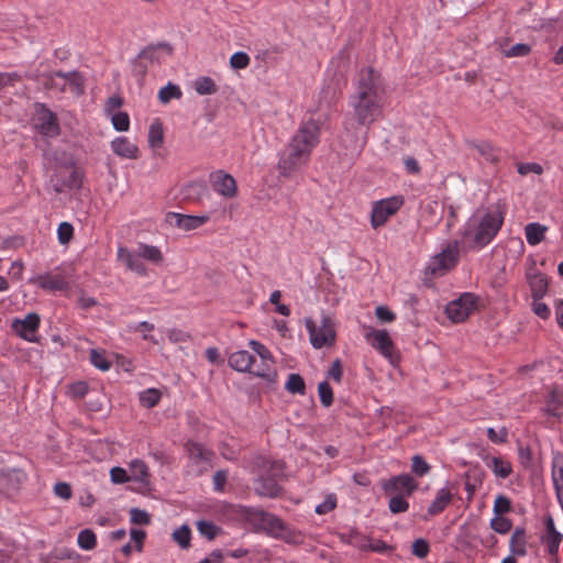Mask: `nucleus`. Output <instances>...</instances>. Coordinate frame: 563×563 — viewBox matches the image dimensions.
I'll use <instances>...</instances> for the list:
<instances>
[{"mask_svg": "<svg viewBox=\"0 0 563 563\" xmlns=\"http://www.w3.org/2000/svg\"><path fill=\"white\" fill-rule=\"evenodd\" d=\"M510 511H511L510 499L504 495H498L494 503V512L497 516H501V515L508 514Z\"/></svg>", "mask_w": 563, "mask_h": 563, "instance_id": "052dcab7", "label": "nucleus"}, {"mask_svg": "<svg viewBox=\"0 0 563 563\" xmlns=\"http://www.w3.org/2000/svg\"><path fill=\"white\" fill-rule=\"evenodd\" d=\"M25 479L21 470H0V495L10 497L15 494Z\"/></svg>", "mask_w": 563, "mask_h": 563, "instance_id": "dca6fc26", "label": "nucleus"}, {"mask_svg": "<svg viewBox=\"0 0 563 563\" xmlns=\"http://www.w3.org/2000/svg\"><path fill=\"white\" fill-rule=\"evenodd\" d=\"M110 476L111 481L115 484H123L131 481L128 472L119 466H115L110 471Z\"/></svg>", "mask_w": 563, "mask_h": 563, "instance_id": "774afa93", "label": "nucleus"}, {"mask_svg": "<svg viewBox=\"0 0 563 563\" xmlns=\"http://www.w3.org/2000/svg\"><path fill=\"white\" fill-rule=\"evenodd\" d=\"M390 496L388 508L391 514H401L409 509V503L406 500L407 496L401 494Z\"/></svg>", "mask_w": 563, "mask_h": 563, "instance_id": "09e8293b", "label": "nucleus"}, {"mask_svg": "<svg viewBox=\"0 0 563 563\" xmlns=\"http://www.w3.org/2000/svg\"><path fill=\"white\" fill-rule=\"evenodd\" d=\"M285 388L290 394H299L305 395L306 393V383L301 375L299 374H290L286 382Z\"/></svg>", "mask_w": 563, "mask_h": 563, "instance_id": "ea45409f", "label": "nucleus"}, {"mask_svg": "<svg viewBox=\"0 0 563 563\" xmlns=\"http://www.w3.org/2000/svg\"><path fill=\"white\" fill-rule=\"evenodd\" d=\"M283 474V471H275L266 474L257 475L255 481V493L262 497L276 498L282 492L277 477Z\"/></svg>", "mask_w": 563, "mask_h": 563, "instance_id": "4468645a", "label": "nucleus"}, {"mask_svg": "<svg viewBox=\"0 0 563 563\" xmlns=\"http://www.w3.org/2000/svg\"><path fill=\"white\" fill-rule=\"evenodd\" d=\"M510 552L517 556L527 554V537L523 528H516L509 542Z\"/></svg>", "mask_w": 563, "mask_h": 563, "instance_id": "7c9ffc66", "label": "nucleus"}, {"mask_svg": "<svg viewBox=\"0 0 563 563\" xmlns=\"http://www.w3.org/2000/svg\"><path fill=\"white\" fill-rule=\"evenodd\" d=\"M54 494L64 500H68L73 496L71 486L65 482L56 483L54 486Z\"/></svg>", "mask_w": 563, "mask_h": 563, "instance_id": "69168bd1", "label": "nucleus"}, {"mask_svg": "<svg viewBox=\"0 0 563 563\" xmlns=\"http://www.w3.org/2000/svg\"><path fill=\"white\" fill-rule=\"evenodd\" d=\"M90 362L101 371H108L111 367V362L107 358L106 351L103 350L92 349L90 351Z\"/></svg>", "mask_w": 563, "mask_h": 563, "instance_id": "a18cd8bd", "label": "nucleus"}, {"mask_svg": "<svg viewBox=\"0 0 563 563\" xmlns=\"http://www.w3.org/2000/svg\"><path fill=\"white\" fill-rule=\"evenodd\" d=\"M430 545L426 539L419 538L412 542L411 552L419 559H423L429 554Z\"/></svg>", "mask_w": 563, "mask_h": 563, "instance_id": "4d7b16f0", "label": "nucleus"}, {"mask_svg": "<svg viewBox=\"0 0 563 563\" xmlns=\"http://www.w3.org/2000/svg\"><path fill=\"white\" fill-rule=\"evenodd\" d=\"M130 519L134 525L148 526L151 523V516L145 510L139 508L130 510Z\"/></svg>", "mask_w": 563, "mask_h": 563, "instance_id": "13d9d810", "label": "nucleus"}, {"mask_svg": "<svg viewBox=\"0 0 563 563\" xmlns=\"http://www.w3.org/2000/svg\"><path fill=\"white\" fill-rule=\"evenodd\" d=\"M55 75L57 76V78L64 79L65 84L69 86L70 90L76 96H82L85 93V78L79 71L71 70L65 73L63 70H56Z\"/></svg>", "mask_w": 563, "mask_h": 563, "instance_id": "a878e982", "label": "nucleus"}, {"mask_svg": "<svg viewBox=\"0 0 563 563\" xmlns=\"http://www.w3.org/2000/svg\"><path fill=\"white\" fill-rule=\"evenodd\" d=\"M250 56L244 52H236L230 58V66L234 69H244L250 65Z\"/></svg>", "mask_w": 563, "mask_h": 563, "instance_id": "680f3d73", "label": "nucleus"}, {"mask_svg": "<svg viewBox=\"0 0 563 563\" xmlns=\"http://www.w3.org/2000/svg\"><path fill=\"white\" fill-rule=\"evenodd\" d=\"M247 467L257 475L275 472V471H284V463L279 461H273L268 457L255 454L247 460Z\"/></svg>", "mask_w": 563, "mask_h": 563, "instance_id": "412c9836", "label": "nucleus"}, {"mask_svg": "<svg viewBox=\"0 0 563 563\" xmlns=\"http://www.w3.org/2000/svg\"><path fill=\"white\" fill-rule=\"evenodd\" d=\"M139 254L142 258H145L152 263L158 264L163 261V254L157 246L141 244L139 246Z\"/></svg>", "mask_w": 563, "mask_h": 563, "instance_id": "58836bf2", "label": "nucleus"}, {"mask_svg": "<svg viewBox=\"0 0 563 563\" xmlns=\"http://www.w3.org/2000/svg\"><path fill=\"white\" fill-rule=\"evenodd\" d=\"M306 328L310 334V341L314 349H321L334 343L335 332L330 318L324 317L319 329L311 319H307Z\"/></svg>", "mask_w": 563, "mask_h": 563, "instance_id": "9d476101", "label": "nucleus"}, {"mask_svg": "<svg viewBox=\"0 0 563 563\" xmlns=\"http://www.w3.org/2000/svg\"><path fill=\"white\" fill-rule=\"evenodd\" d=\"M552 479L558 501L563 510V459L553 463Z\"/></svg>", "mask_w": 563, "mask_h": 563, "instance_id": "72a5a7b5", "label": "nucleus"}, {"mask_svg": "<svg viewBox=\"0 0 563 563\" xmlns=\"http://www.w3.org/2000/svg\"><path fill=\"white\" fill-rule=\"evenodd\" d=\"M563 390L553 387L549 390L545 398V412L553 417H561L563 415Z\"/></svg>", "mask_w": 563, "mask_h": 563, "instance_id": "bb28decb", "label": "nucleus"}, {"mask_svg": "<svg viewBox=\"0 0 563 563\" xmlns=\"http://www.w3.org/2000/svg\"><path fill=\"white\" fill-rule=\"evenodd\" d=\"M544 526L547 530V537L544 538V542L548 548V553L551 556H555L559 553V548L562 542L563 536L555 529L554 520L551 516L545 517Z\"/></svg>", "mask_w": 563, "mask_h": 563, "instance_id": "4be33fe9", "label": "nucleus"}, {"mask_svg": "<svg viewBox=\"0 0 563 563\" xmlns=\"http://www.w3.org/2000/svg\"><path fill=\"white\" fill-rule=\"evenodd\" d=\"M474 148L488 162L497 163L499 161L495 147L490 142L484 141L475 143Z\"/></svg>", "mask_w": 563, "mask_h": 563, "instance_id": "c03bdc74", "label": "nucleus"}, {"mask_svg": "<svg viewBox=\"0 0 563 563\" xmlns=\"http://www.w3.org/2000/svg\"><path fill=\"white\" fill-rule=\"evenodd\" d=\"M256 358L249 351L241 350L232 353L229 356V365L241 373H250L254 375Z\"/></svg>", "mask_w": 563, "mask_h": 563, "instance_id": "aec40b11", "label": "nucleus"}, {"mask_svg": "<svg viewBox=\"0 0 563 563\" xmlns=\"http://www.w3.org/2000/svg\"><path fill=\"white\" fill-rule=\"evenodd\" d=\"M548 228L538 222L528 223L525 228L526 239L530 245H537L541 243L545 238Z\"/></svg>", "mask_w": 563, "mask_h": 563, "instance_id": "f704fd0d", "label": "nucleus"}, {"mask_svg": "<svg viewBox=\"0 0 563 563\" xmlns=\"http://www.w3.org/2000/svg\"><path fill=\"white\" fill-rule=\"evenodd\" d=\"M164 142V130L162 122L156 119L150 126L148 145L152 148L161 147Z\"/></svg>", "mask_w": 563, "mask_h": 563, "instance_id": "c9c22d12", "label": "nucleus"}, {"mask_svg": "<svg viewBox=\"0 0 563 563\" xmlns=\"http://www.w3.org/2000/svg\"><path fill=\"white\" fill-rule=\"evenodd\" d=\"M112 151L120 157L136 159L140 156L139 147L128 137L119 136L111 142Z\"/></svg>", "mask_w": 563, "mask_h": 563, "instance_id": "b1692460", "label": "nucleus"}, {"mask_svg": "<svg viewBox=\"0 0 563 563\" xmlns=\"http://www.w3.org/2000/svg\"><path fill=\"white\" fill-rule=\"evenodd\" d=\"M518 457L523 468L528 470L533 466V453L529 445H519Z\"/></svg>", "mask_w": 563, "mask_h": 563, "instance_id": "864d4df0", "label": "nucleus"}, {"mask_svg": "<svg viewBox=\"0 0 563 563\" xmlns=\"http://www.w3.org/2000/svg\"><path fill=\"white\" fill-rule=\"evenodd\" d=\"M430 465L426 462V460L421 455H415L412 457L411 471L417 476L422 477L430 471Z\"/></svg>", "mask_w": 563, "mask_h": 563, "instance_id": "5fc2aeb1", "label": "nucleus"}, {"mask_svg": "<svg viewBox=\"0 0 563 563\" xmlns=\"http://www.w3.org/2000/svg\"><path fill=\"white\" fill-rule=\"evenodd\" d=\"M56 77L57 76L55 75V71L43 74V78L45 79L44 88L48 89V90H57L62 93L66 92L67 84H65V82L60 84V82L56 81V79H55Z\"/></svg>", "mask_w": 563, "mask_h": 563, "instance_id": "603ef678", "label": "nucleus"}, {"mask_svg": "<svg viewBox=\"0 0 563 563\" xmlns=\"http://www.w3.org/2000/svg\"><path fill=\"white\" fill-rule=\"evenodd\" d=\"M454 495L446 488H441L438 490L434 500L428 508L429 516H437L444 511V509L451 504Z\"/></svg>", "mask_w": 563, "mask_h": 563, "instance_id": "c85d7f7f", "label": "nucleus"}, {"mask_svg": "<svg viewBox=\"0 0 563 563\" xmlns=\"http://www.w3.org/2000/svg\"><path fill=\"white\" fill-rule=\"evenodd\" d=\"M485 462L497 477L507 478L512 473L510 462L500 456L486 457Z\"/></svg>", "mask_w": 563, "mask_h": 563, "instance_id": "2f4dec72", "label": "nucleus"}, {"mask_svg": "<svg viewBox=\"0 0 563 563\" xmlns=\"http://www.w3.org/2000/svg\"><path fill=\"white\" fill-rule=\"evenodd\" d=\"M490 528L500 534L508 533L512 528V521L509 518L497 516L490 520Z\"/></svg>", "mask_w": 563, "mask_h": 563, "instance_id": "8fccbe9b", "label": "nucleus"}, {"mask_svg": "<svg viewBox=\"0 0 563 563\" xmlns=\"http://www.w3.org/2000/svg\"><path fill=\"white\" fill-rule=\"evenodd\" d=\"M82 185V177L80 173L73 169L68 176L63 180V186L68 189H78Z\"/></svg>", "mask_w": 563, "mask_h": 563, "instance_id": "e2e57ef3", "label": "nucleus"}, {"mask_svg": "<svg viewBox=\"0 0 563 563\" xmlns=\"http://www.w3.org/2000/svg\"><path fill=\"white\" fill-rule=\"evenodd\" d=\"M364 336L391 364L399 361V355L395 352V344L386 330L369 329Z\"/></svg>", "mask_w": 563, "mask_h": 563, "instance_id": "6e6552de", "label": "nucleus"}, {"mask_svg": "<svg viewBox=\"0 0 563 563\" xmlns=\"http://www.w3.org/2000/svg\"><path fill=\"white\" fill-rule=\"evenodd\" d=\"M113 128L119 132L128 131L130 128V118L126 112H117L111 118Z\"/></svg>", "mask_w": 563, "mask_h": 563, "instance_id": "6e6d98bb", "label": "nucleus"}, {"mask_svg": "<svg viewBox=\"0 0 563 563\" xmlns=\"http://www.w3.org/2000/svg\"><path fill=\"white\" fill-rule=\"evenodd\" d=\"M191 531L188 526L184 525L176 529L173 533V540L178 543L181 549L190 547Z\"/></svg>", "mask_w": 563, "mask_h": 563, "instance_id": "49530a36", "label": "nucleus"}, {"mask_svg": "<svg viewBox=\"0 0 563 563\" xmlns=\"http://www.w3.org/2000/svg\"><path fill=\"white\" fill-rule=\"evenodd\" d=\"M250 347L261 357V364H255L254 376L266 379L267 382H275L277 373L273 367L274 358L271 351L261 342L251 340Z\"/></svg>", "mask_w": 563, "mask_h": 563, "instance_id": "1a4fd4ad", "label": "nucleus"}, {"mask_svg": "<svg viewBox=\"0 0 563 563\" xmlns=\"http://www.w3.org/2000/svg\"><path fill=\"white\" fill-rule=\"evenodd\" d=\"M174 47L167 42H159L157 44H150L139 53L140 59H145L150 64H161L163 60V54L172 56Z\"/></svg>", "mask_w": 563, "mask_h": 563, "instance_id": "6ab92c4d", "label": "nucleus"}, {"mask_svg": "<svg viewBox=\"0 0 563 563\" xmlns=\"http://www.w3.org/2000/svg\"><path fill=\"white\" fill-rule=\"evenodd\" d=\"M130 479L141 483V484H148L150 483V470L146 463L142 460H133L130 465Z\"/></svg>", "mask_w": 563, "mask_h": 563, "instance_id": "c756f323", "label": "nucleus"}, {"mask_svg": "<svg viewBox=\"0 0 563 563\" xmlns=\"http://www.w3.org/2000/svg\"><path fill=\"white\" fill-rule=\"evenodd\" d=\"M58 241L60 244H68L74 236V228L68 222H62L57 229Z\"/></svg>", "mask_w": 563, "mask_h": 563, "instance_id": "bf43d9fd", "label": "nucleus"}, {"mask_svg": "<svg viewBox=\"0 0 563 563\" xmlns=\"http://www.w3.org/2000/svg\"><path fill=\"white\" fill-rule=\"evenodd\" d=\"M527 282L530 287L531 297L533 300H541L549 287L548 277L538 271L534 264L526 273Z\"/></svg>", "mask_w": 563, "mask_h": 563, "instance_id": "a211bd4d", "label": "nucleus"}, {"mask_svg": "<svg viewBox=\"0 0 563 563\" xmlns=\"http://www.w3.org/2000/svg\"><path fill=\"white\" fill-rule=\"evenodd\" d=\"M41 318L36 312L27 313L23 319L15 318L11 322L12 331L29 342H37Z\"/></svg>", "mask_w": 563, "mask_h": 563, "instance_id": "9b49d317", "label": "nucleus"}, {"mask_svg": "<svg viewBox=\"0 0 563 563\" xmlns=\"http://www.w3.org/2000/svg\"><path fill=\"white\" fill-rule=\"evenodd\" d=\"M402 196H391L374 202L371 214V224L374 229L383 227L388 219L396 214L404 206Z\"/></svg>", "mask_w": 563, "mask_h": 563, "instance_id": "423d86ee", "label": "nucleus"}, {"mask_svg": "<svg viewBox=\"0 0 563 563\" xmlns=\"http://www.w3.org/2000/svg\"><path fill=\"white\" fill-rule=\"evenodd\" d=\"M197 529L199 533L206 537L208 540H213L222 531L221 527L217 526L212 521L200 520L197 522Z\"/></svg>", "mask_w": 563, "mask_h": 563, "instance_id": "37998d69", "label": "nucleus"}, {"mask_svg": "<svg viewBox=\"0 0 563 563\" xmlns=\"http://www.w3.org/2000/svg\"><path fill=\"white\" fill-rule=\"evenodd\" d=\"M210 220L208 214L202 216H191V214H181L176 212H168L166 214V222L176 225L177 228L184 231H191L202 227Z\"/></svg>", "mask_w": 563, "mask_h": 563, "instance_id": "f3484780", "label": "nucleus"}, {"mask_svg": "<svg viewBox=\"0 0 563 563\" xmlns=\"http://www.w3.org/2000/svg\"><path fill=\"white\" fill-rule=\"evenodd\" d=\"M477 296L473 292H465L460 298L448 303L446 316L453 322H463L476 309Z\"/></svg>", "mask_w": 563, "mask_h": 563, "instance_id": "0eeeda50", "label": "nucleus"}, {"mask_svg": "<svg viewBox=\"0 0 563 563\" xmlns=\"http://www.w3.org/2000/svg\"><path fill=\"white\" fill-rule=\"evenodd\" d=\"M209 183L212 189L225 199H232L238 195V185L234 177L223 169L211 172Z\"/></svg>", "mask_w": 563, "mask_h": 563, "instance_id": "ddd939ff", "label": "nucleus"}, {"mask_svg": "<svg viewBox=\"0 0 563 563\" xmlns=\"http://www.w3.org/2000/svg\"><path fill=\"white\" fill-rule=\"evenodd\" d=\"M255 520L258 521L262 529H264L269 536L280 539L287 543H298L300 533L292 530L277 516L260 510L255 514Z\"/></svg>", "mask_w": 563, "mask_h": 563, "instance_id": "20e7f679", "label": "nucleus"}, {"mask_svg": "<svg viewBox=\"0 0 563 563\" xmlns=\"http://www.w3.org/2000/svg\"><path fill=\"white\" fill-rule=\"evenodd\" d=\"M118 257L124 263L128 269L135 272L141 276H145L147 274L146 267L139 253L134 254L125 247H120L118 251Z\"/></svg>", "mask_w": 563, "mask_h": 563, "instance_id": "5701e85b", "label": "nucleus"}, {"mask_svg": "<svg viewBox=\"0 0 563 563\" xmlns=\"http://www.w3.org/2000/svg\"><path fill=\"white\" fill-rule=\"evenodd\" d=\"M505 214L506 203L498 201L479 221L475 217L470 218L462 232V243H467L474 249L485 247L501 229Z\"/></svg>", "mask_w": 563, "mask_h": 563, "instance_id": "f03ea898", "label": "nucleus"}, {"mask_svg": "<svg viewBox=\"0 0 563 563\" xmlns=\"http://www.w3.org/2000/svg\"><path fill=\"white\" fill-rule=\"evenodd\" d=\"M419 487V484L410 474H400L383 481L382 488L386 495L411 496Z\"/></svg>", "mask_w": 563, "mask_h": 563, "instance_id": "f8f14e48", "label": "nucleus"}, {"mask_svg": "<svg viewBox=\"0 0 563 563\" xmlns=\"http://www.w3.org/2000/svg\"><path fill=\"white\" fill-rule=\"evenodd\" d=\"M318 393L320 401L324 407H330L333 404V391L327 380L319 383Z\"/></svg>", "mask_w": 563, "mask_h": 563, "instance_id": "3c124183", "label": "nucleus"}, {"mask_svg": "<svg viewBox=\"0 0 563 563\" xmlns=\"http://www.w3.org/2000/svg\"><path fill=\"white\" fill-rule=\"evenodd\" d=\"M531 52V47L528 44L518 43L511 46L509 49L504 51V55L506 57H518V56H527Z\"/></svg>", "mask_w": 563, "mask_h": 563, "instance_id": "0e129e2a", "label": "nucleus"}, {"mask_svg": "<svg viewBox=\"0 0 563 563\" xmlns=\"http://www.w3.org/2000/svg\"><path fill=\"white\" fill-rule=\"evenodd\" d=\"M34 129L43 136L55 137L60 133V126L56 113L45 103H35V112L32 118Z\"/></svg>", "mask_w": 563, "mask_h": 563, "instance_id": "39448f33", "label": "nucleus"}, {"mask_svg": "<svg viewBox=\"0 0 563 563\" xmlns=\"http://www.w3.org/2000/svg\"><path fill=\"white\" fill-rule=\"evenodd\" d=\"M336 507V497L334 495H329L323 503L316 507V512L318 515H324L329 511L333 510Z\"/></svg>", "mask_w": 563, "mask_h": 563, "instance_id": "338daca9", "label": "nucleus"}, {"mask_svg": "<svg viewBox=\"0 0 563 563\" xmlns=\"http://www.w3.org/2000/svg\"><path fill=\"white\" fill-rule=\"evenodd\" d=\"M196 91L201 95H213L218 91V87L211 77L202 76L195 81Z\"/></svg>", "mask_w": 563, "mask_h": 563, "instance_id": "4c0bfd02", "label": "nucleus"}, {"mask_svg": "<svg viewBox=\"0 0 563 563\" xmlns=\"http://www.w3.org/2000/svg\"><path fill=\"white\" fill-rule=\"evenodd\" d=\"M459 260V252L455 249L448 247L433 258L432 273L445 272L454 267Z\"/></svg>", "mask_w": 563, "mask_h": 563, "instance_id": "393cba45", "label": "nucleus"}, {"mask_svg": "<svg viewBox=\"0 0 563 563\" xmlns=\"http://www.w3.org/2000/svg\"><path fill=\"white\" fill-rule=\"evenodd\" d=\"M187 452L189 454V457L196 462H209L212 455L210 451L206 450L200 443L196 442L187 443Z\"/></svg>", "mask_w": 563, "mask_h": 563, "instance_id": "e433bc0d", "label": "nucleus"}, {"mask_svg": "<svg viewBox=\"0 0 563 563\" xmlns=\"http://www.w3.org/2000/svg\"><path fill=\"white\" fill-rule=\"evenodd\" d=\"M33 282L40 288L51 291L65 290L68 287L67 282L62 276L52 274L40 275Z\"/></svg>", "mask_w": 563, "mask_h": 563, "instance_id": "cd10ccee", "label": "nucleus"}, {"mask_svg": "<svg viewBox=\"0 0 563 563\" xmlns=\"http://www.w3.org/2000/svg\"><path fill=\"white\" fill-rule=\"evenodd\" d=\"M208 192V188L205 181H191L187 184L183 189L185 199L190 201H200Z\"/></svg>", "mask_w": 563, "mask_h": 563, "instance_id": "473e14b6", "label": "nucleus"}, {"mask_svg": "<svg viewBox=\"0 0 563 563\" xmlns=\"http://www.w3.org/2000/svg\"><path fill=\"white\" fill-rule=\"evenodd\" d=\"M181 96L180 88L172 82L163 87L158 92V99L164 104L168 103L172 99H180Z\"/></svg>", "mask_w": 563, "mask_h": 563, "instance_id": "79ce46f5", "label": "nucleus"}, {"mask_svg": "<svg viewBox=\"0 0 563 563\" xmlns=\"http://www.w3.org/2000/svg\"><path fill=\"white\" fill-rule=\"evenodd\" d=\"M384 93L382 75L373 67L362 68L356 90L350 98L353 117L360 125L369 126L382 115Z\"/></svg>", "mask_w": 563, "mask_h": 563, "instance_id": "f257e3e1", "label": "nucleus"}, {"mask_svg": "<svg viewBox=\"0 0 563 563\" xmlns=\"http://www.w3.org/2000/svg\"><path fill=\"white\" fill-rule=\"evenodd\" d=\"M307 163L308 161L297 153L295 148L287 145L280 154L278 170L282 176L289 177Z\"/></svg>", "mask_w": 563, "mask_h": 563, "instance_id": "2eb2a0df", "label": "nucleus"}, {"mask_svg": "<svg viewBox=\"0 0 563 563\" xmlns=\"http://www.w3.org/2000/svg\"><path fill=\"white\" fill-rule=\"evenodd\" d=\"M320 141V125L318 121L310 119L303 122L288 143L303 158L309 162L312 150Z\"/></svg>", "mask_w": 563, "mask_h": 563, "instance_id": "7ed1b4c3", "label": "nucleus"}, {"mask_svg": "<svg viewBox=\"0 0 563 563\" xmlns=\"http://www.w3.org/2000/svg\"><path fill=\"white\" fill-rule=\"evenodd\" d=\"M162 398V394L156 388H148L140 394V402L144 408L155 407Z\"/></svg>", "mask_w": 563, "mask_h": 563, "instance_id": "a19ab883", "label": "nucleus"}, {"mask_svg": "<svg viewBox=\"0 0 563 563\" xmlns=\"http://www.w3.org/2000/svg\"><path fill=\"white\" fill-rule=\"evenodd\" d=\"M77 542L82 550H92L97 544V538L91 529H85L79 532Z\"/></svg>", "mask_w": 563, "mask_h": 563, "instance_id": "de8ad7c7", "label": "nucleus"}]
</instances>
